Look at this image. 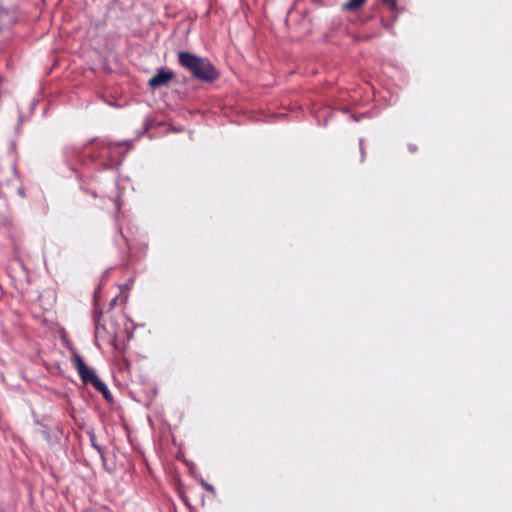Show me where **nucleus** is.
Listing matches in <instances>:
<instances>
[{
	"mask_svg": "<svg viewBox=\"0 0 512 512\" xmlns=\"http://www.w3.org/2000/svg\"><path fill=\"white\" fill-rule=\"evenodd\" d=\"M103 394V396L107 399V400H110L111 398V395L109 393V390L108 388H106V390H104V392H101Z\"/></svg>",
	"mask_w": 512,
	"mask_h": 512,
	"instance_id": "39448f33",
	"label": "nucleus"
},
{
	"mask_svg": "<svg viewBox=\"0 0 512 512\" xmlns=\"http://www.w3.org/2000/svg\"><path fill=\"white\" fill-rule=\"evenodd\" d=\"M72 360L75 367L84 382H91L99 392H104L107 386L105 383L95 374L94 370L87 367L78 354H74Z\"/></svg>",
	"mask_w": 512,
	"mask_h": 512,
	"instance_id": "f03ea898",
	"label": "nucleus"
},
{
	"mask_svg": "<svg viewBox=\"0 0 512 512\" xmlns=\"http://www.w3.org/2000/svg\"><path fill=\"white\" fill-rule=\"evenodd\" d=\"M178 59L183 67L200 80L213 81L218 78L217 70L206 58L198 57L189 52H180Z\"/></svg>",
	"mask_w": 512,
	"mask_h": 512,
	"instance_id": "f257e3e1",
	"label": "nucleus"
},
{
	"mask_svg": "<svg viewBox=\"0 0 512 512\" xmlns=\"http://www.w3.org/2000/svg\"><path fill=\"white\" fill-rule=\"evenodd\" d=\"M173 78V73L161 68L157 73L150 78L149 85L152 88H159L166 85Z\"/></svg>",
	"mask_w": 512,
	"mask_h": 512,
	"instance_id": "7ed1b4c3",
	"label": "nucleus"
},
{
	"mask_svg": "<svg viewBox=\"0 0 512 512\" xmlns=\"http://www.w3.org/2000/svg\"><path fill=\"white\" fill-rule=\"evenodd\" d=\"M366 0H350L344 4V8L347 10L355 9L361 6Z\"/></svg>",
	"mask_w": 512,
	"mask_h": 512,
	"instance_id": "20e7f679",
	"label": "nucleus"
},
{
	"mask_svg": "<svg viewBox=\"0 0 512 512\" xmlns=\"http://www.w3.org/2000/svg\"><path fill=\"white\" fill-rule=\"evenodd\" d=\"M205 488H206V489H208V490H210V491H213V487H212V486H210V485H208V484H206V485H205Z\"/></svg>",
	"mask_w": 512,
	"mask_h": 512,
	"instance_id": "423d86ee",
	"label": "nucleus"
}]
</instances>
